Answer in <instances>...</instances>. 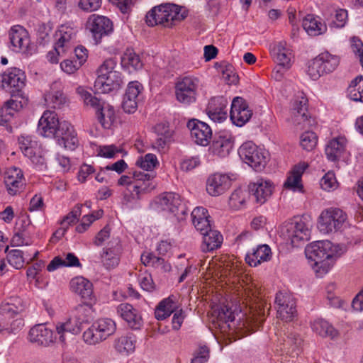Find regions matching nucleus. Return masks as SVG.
<instances>
[{"instance_id":"obj_13","label":"nucleus","mask_w":363,"mask_h":363,"mask_svg":"<svg viewBox=\"0 0 363 363\" xmlns=\"http://www.w3.org/2000/svg\"><path fill=\"white\" fill-rule=\"evenodd\" d=\"M78 27L74 22H67L60 25L55 32V38L57 47L67 52H69L76 42Z\"/></svg>"},{"instance_id":"obj_61","label":"nucleus","mask_w":363,"mask_h":363,"mask_svg":"<svg viewBox=\"0 0 363 363\" xmlns=\"http://www.w3.org/2000/svg\"><path fill=\"white\" fill-rule=\"evenodd\" d=\"M26 259L27 258L24 257L23 251L21 250L14 249L8 251V262L15 269H21L24 265Z\"/></svg>"},{"instance_id":"obj_8","label":"nucleus","mask_w":363,"mask_h":363,"mask_svg":"<svg viewBox=\"0 0 363 363\" xmlns=\"http://www.w3.org/2000/svg\"><path fill=\"white\" fill-rule=\"evenodd\" d=\"M347 214L341 209L329 208L319 216L318 228L320 233L330 234L342 231L347 226Z\"/></svg>"},{"instance_id":"obj_47","label":"nucleus","mask_w":363,"mask_h":363,"mask_svg":"<svg viewBox=\"0 0 363 363\" xmlns=\"http://www.w3.org/2000/svg\"><path fill=\"white\" fill-rule=\"evenodd\" d=\"M164 4L152 7L145 16V23L148 26H162L164 27Z\"/></svg>"},{"instance_id":"obj_39","label":"nucleus","mask_w":363,"mask_h":363,"mask_svg":"<svg viewBox=\"0 0 363 363\" xmlns=\"http://www.w3.org/2000/svg\"><path fill=\"white\" fill-rule=\"evenodd\" d=\"M82 328L81 325L76 321L75 318L72 315L65 322H59L55 325V330L58 335V339L62 342H65L66 340V333L77 335L80 333Z\"/></svg>"},{"instance_id":"obj_28","label":"nucleus","mask_w":363,"mask_h":363,"mask_svg":"<svg viewBox=\"0 0 363 363\" xmlns=\"http://www.w3.org/2000/svg\"><path fill=\"white\" fill-rule=\"evenodd\" d=\"M28 301L18 296L10 297L0 305V314L2 316L21 317L26 311Z\"/></svg>"},{"instance_id":"obj_43","label":"nucleus","mask_w":363,"mask_h":363,"mask_svg":"<svg viewBox=\"0 0 363 363\" xmlns=\"http://www.w3.org/2000/svg\"><path fill=\"white\" fill-rule=\"evenodd\" d=\"M187 128L192 141L198 145L203 146L204 122L192 118L188 121Z\"/></svg>"},{"instance_id":"obj_40","label":"nucleus","mask_w":363,"mask_h":363,"mask_svg":"<svg viewBox=\"0 0 363 363\" xmlns=\"http://www.w3.org/2000/svg\"><path fill=\"white\" fill-rule=\"evenodd\" d=\"M347 140L339 136L330 140L325 147V155L330 161L338 160L345 151Z\"/></svg>"},{"instance_id":"obj_25","label":"nucleus","mask_w":363,"mask_h":363,"mask_svg":"<svg viewBox=\"0 0 363 363\" xmlns=\"http://www.w3.org/2000/svg\"><path fill=\"white\" fill-rule=\"evenodd\" d=\"M0 82L4 89H14L13 91H19L25 86L26 75L19 68H10L1 75Z\"/></svg>"},{"instance_id":"obj_16","label":"nucleus","mask_w":363,"mask_h":363,"mask_svg":"<svg viewBox=\"0 0 363 363\" xmlns=\"http://www.w3.org/2000/svg\"><path fill=\"white\" fill-rule=\"evenodd\" d=\"M57 338V332L47 324L35 325L30 328L28 333V340L30 342L45 347L55 343Z\"/></svg>"},{"instance_id":"obj_11","label":"nucleus","mask_w":363,"mask_h":363,"mask_svg":"<svg viewBox=\"0 0 363 363\" xmlns=\"http://www.w3.org/2000/svg\"><path fill=\"white\" fill-rule=\"evenodd\" d=\"M177 67L176 53L167 51L154 57L151 68L152 77L155 79L167 78L173 74Z\"/></svg>"},{"instance_id":"obj_12","label":"nucleus","mask_w":363,"mask_h":363,"mask_svg":"<svg viewBox=\"0 0 363 363\" xmlns=\"http://www.w3.org/2000/svg\"><path fill=\"white\" fill-rule=\"evenodd\" d=\"M199 81L196 78L186 77L177 82L175 96L177 100L184 104L189 105L196 101Z\"/></svg>"},{"instance_id":"obj_42","label":"nucleus","mask_w":363,"mask_h":363,"mask_svg":"<svg viewBox=\"0 0 363 363\" xmlns=\"http://www.w3.org/2000/svg\"><path fill=\"white\" fill-rule=\"evenodd\" d=\"M211 315L220 323H228L235 320L234 313L228 306L214 304L211 306Z\"/></svg>"},{"instance_id":"obj_24","label":"nucleus","mask_w":363,"mask_h":363,"mask_svg":"<svg viewBox=\"0 0 363 363\" xmlns=\"http://www.w3.org/2000/svg\"><path fill=\"white\" fill-rule=\"evenodd\" d=\"M228 101L223 96L212 97L208 103L206 113L211 120L221 123L227 118V105Z\"/></svg>"},{"instance_id":"obj_15","label":"nucleus","mask_w":363,"mask_h":363,"mask_svg":"<svg viewBox=\"0 0 363 363\" xmlns=\"http://www.w3.org/2000/svg\"><path fill=\"white\" fill-rule=\"evenodd\" d=\"M236 179V174L214 173L206 181V191L212 196H218L224 194Z\"/></svg>"},{"instance_id":"obj_55","label":"nucleus","mask_w":363,"mask_h":363,"mask_svg":"<svg viewBox=\"0 0 363 363\" xmlns=\"http://www.w3.org/2000/svg\"><path fill=\"white\" fill-rule=\"evenodd\" d=\"M363 91V77L362 76L357 77L353 79L348 89V96L352 101L362 102Z\"/></svg>"},{"instance_id":"obj_6","label":"nucleus","mask_w":363,"mask_h":363,"mask_svg":"<svg viewBox=\"0 0 363 363\" xmlns=\"http://www.w3.org/2000/svg\"><path fill=\"white\" fill-rule=\"evenodd\" d=\"M281 234L294 246H298L301 242H305L311 238V225L305 217H295L283 224Z\"/></svg>"},{"instance_id":"obj_30","label":"nucleus","mask_w":363,"mask_h":363,"mask_svg":"<svg viewBox=\"0 0 363 363\" xmlns=\"http://www.w3.org/2000/svg\"><path fill=\"white\" fill-rule=\"evenodd\" d=\"M223 241V235L216 229L211 216L206 214V251H213L220 248Z\"/></svg>"},{"instance_id":"obj_44","label":"nucleus","mask_w":363,"mask_h":363,"mask_svg":"<svg viewBox=\"0 0 363 363\" xmlns=\"http://www.w3.org/2000/svg\"><path fill=\"white\" fill-rule=\"evenodd\" d=\"M264 320V314L261 311L252 312L247 315L245 320L240 323L238 328L245 332L254 331L258 329Z\"/></svg>"},{"instance_id":"obj_1","label":"nucleus","mask_w":363,"mask_h":363,"mask_svg":"<svg viewBox=\"0 0 363 363\" xmlns=\"http://www.w3.org/2000/svg\"><path fill=\"white\" fill-rule=\"evenodd\" d=\"M37 132L43 138H57L58 145L67 150H74L79 145L74 127L68 121L60 122L52 111L43 112L38 123Z\"/></svg>"},{"instance_id":"obj_36","label":"nucleus","mask_w":363,"mask_h":363,"mask_svg":"<svg viewBox=\"0 0 363 363\" xmlns=\"http://www.w3.org/2000/svg\"><path fill=\"white\" fill-rule=\"evenodd\" d=\"M272 255L269 245H260L252 253L247 254L245 260L251 267H257L262 262L269 261Z\"/></svg>"},{"instance_id":"obj_45","label":"nucleus","mask_w":363,"mask_h":363,"mask_svg":"<svg viewBox=\"0 0 363 363\" xmlns=\"http://www.w3.org/2000/svg\"><path fill=\"white\" fill-rule=\"evenodd\" d=\"M281 349L292 357L298 355L301 351L302 339L296 333H291L283 340Z\"/></svg>"},{"instance_id":"obj_3","label":"nucleus","mask_w":363,"mask_h":363,"mask_svg":"<svg viewBox=\"0 0 363 363\" xmlns=\"http://www.w3.org/2000/svg\"><path fill=\"white\" fill-rule=\"evenodd\" d=\"M306 257L313 261L312 267L318 277L325 274L342 254V248L329 240L313 242L306 247Z\"/></svg>"},{"instance_id":"obj_62","label":"nucleus","mask_w":363,"mask_h":363,"mask_svg":"<svg viewBox=\"0 0 363 363\" xmlns=\"http://www.w3.org/2000/svg\"><path fill=\"white\" fill-rule=\"evenodd\" d=\"M192 223L196 230L199 231L203 235V242H204V208L196 207L191 212Z\"/></svg>"},{"instance_id":"obj_21","label":"nucleus","mask_w":363,"mask_h":363,"mask_svg":"<svg viewBox=\"0 0 363 363\" xmlns=\"http://www.w3.org/2000/svg\"><path fill=\"white\" fill-rule=\"evenodd\" d=\"M252 112L247 102L241 97H235L232 101L230 119L237 126L244 125L251 118Z\"/></svg>"},{"instance_id":"obj_41","label":"nucleus","mask_w":363,"mask_h":363,"mask_svg":"<svg viewBox=\"0 0 363 363\" xmlns=\"http://www.w3.org/2000/svg\"><path fill=\"white\" fill-rule=\"evenodd\" d=\"M121 66L129 73L141 69L143 63L140 56L132 49H127L121 57Z\"/></svg>"},{"instance_id":"obj_57","label":"nucleus","mask_w":363,"mask_h":363,"mask_svg":"<svg viewBox=\"0 0 363 363\" xmlns=\"http://www.w3.org/2000/svg\"><path fill=\"white\" fill-rule=\"evenodd\" d=\"M348 21L347 11L345 9H340L331 13L330 19L329 20V26L331 28H342L345 27Z\"/></svg>"},{"instance_id":"obj_18","label":"nucleus","mask_w":363,"mask_h":363,"mask_svg":"<svg viewBox=\"0 0 363 363\" xmlns=\"http://www.w3.org/2000/svg\"><path fill=\"white\" fill-rule=\"evenodd\" d=\"M275 303L277 308V318L286 322L293 320L296 311L294 298L288 294L279 292L276 295Z\"/></svg>"},{"instance_id":"obj_59","label":"nucleus","mask_w":363,"mask_h":363,"mask_svg":"<svg viewBox=\"0 0 363 363\" xmlns=\"http://www.w3.org/2000/svg\"><path fill=\"white\" fill-rule=\"evenodd\" d=\"M22 108L21 101L15 99H9L6 101L0 108V113L3 116L9 121L14 113Z\"/></svg>"},{"instance_id":"obj_23","label":"nucleus","mask_w":363,"mask_h":363,"mask_svg":"<svg viewBox=\"0 0 363 363\" xmlns=\"http://www.w3.org/2000/svg\"><path fill=\"white\" fill-rule=\"evenodd\" d=\"M181 204L180 196L174 192L163 193L157 196L152 206L158 211H167L176 214Z\"/></svg>"},{"instance_id":"obj_26","label":"nucleus","mask_w":363,"mask_h":363,"mask_svg":"<svg viewBox=\"0 0 363 363\" xmlns=\"http://www.w3.org/2000/svg\"><path fill=\"white\" fill-rule=\"evenodd\" d=\"M308 99L303 94L297 96L293 101L291 108V121L296 125H303L308 121Z\"/></svg>"},{"instance_id":"obj_27","label":"nucleus","mask_w":363,"mask_h":363,"mask_svg":"<svg viewBox=\"0 0 363 363\" xmlns=\"http://www.w3.org/2000/svg\"><path fill=\"white\" fill-rule=\"evenodd\" d=\"M123 84L121 73H111V75L97 76L94 88L98 93L107 94L118 90Z\"/></svg>"},{"instance_id":"obj_35","label":"nucleus","mask_w":363,"mask_h":363,"mask_svg":"<svg viewBox=\"0 0 363 363\" xmlns=\"http://www.w3.org/2000/svg\"><path fill=\"white\" fill-rule=\"evenodd\" d=\"M0 334L4 336L16 335L24 326L21 317L2 316L0 320Z\"/></svg>"},{"instance_id":"obj_29","label":"nucleus","mask_w":363,"mask_h":363,"mask_svg":"<svg viewBox=\"0 0 363 363\" xmlns=\"http://www.w3.org/2000/svg\"><path fill=\"white\" fill-rule=\"evenodd\" d=\"M117 313L133 330H139L143 325L139 311L130 304L121 303L117 307Z\"/></svg>"},{"instance_id":"obj_34","label":"nucleus","mask_w":363,"mask_h":363,"mask_svg":"<svg viewBox=\"0 0 363 363\" xmlns=\"http://www.w3.org/2000/svg\"><path fill=\"white\" fill-rule=\"evenodd\" d=\"M72 291L79 295L82 298L91 299L93 286L90 281L82 276L72 278L69 282Z\"/></svg>"},{"instance_id":"obj_9","label":"nucleus","mask_w":363,"mask_h":363,"mask_svg":"<svg viewBox=\"0 0 363 363\" xmlns=\"http://www.w3.org/2000/svg\"><path fill=\"white\" fill-rule=\"evenodd\" d=\"M238 154L246 164L257 172L264 169L269 159L267 151L250 141L243 143L240 147Z\"/></svg>"},{"instance_id":"obj_50","label":"nucleus","mask_w":363,"mask_h":363,"mask_svg":"<svg viewBox=\"0 0 363 363\" xmlns=\"http://www.w3.org/2000/svg\"><path fill=\"white\" fill-rule=\"evenodd\" d=\"M93 313V308L90 305L81 304L74 308L72 315L82 328L84 324L87 323L92 318Z\"/></svg>"},{"instance_id":"obj_51","label":"nucleus","mask_w":363,"mask_h":363,"mask_svg":"<svg viewBox=\"0 0 363 363\" xmlns=\"http://www.w3.org/2000/svg\"><path fill=\"white\" fill-rule=\"evenodd\" d=\"M248 196V194L242 189L234 190L229 198V206L233 210H240L244 208Z\"/></svg>"},{"instance_id":"obj_10","label":"nucleus","mask_w":363,"mask_h":363,"mask_svg":"<svg viewBox=\"0 0 363 363\" xmlns=\"http://www.w3.org/2000/svg\"><path fill=\"white\" fill-rule=\"evenodd\" d=\"M271 55L277 63L272 72V76L276 80L280 81L284 72L292 65L294 59L292 50L286 42H279L271 48Z\"/></svg>"},{"instance_id":"obj_33","label":"nucleus","mask_w":363,"mask_h":363,"mask_svg":"<svg viewBox=\"0 0 363 363\" xmlns=\"http://www.w3.org/2000/svg\"><path fill=\"white\" fill-rule=\"evenodd\" d=\"M307 167L308 164L305 162L296 164L289 172L284 186L293 191H301L303 189L301 177Z\"/></svg>"},{"instance_id":"obj_46","label":"nucleus","mask_w":363,"mask_h":363,"mask_svg":"<svg viewBox=\"0 0 363 363\" xmlns=\"http://www.w3.org/2000/svg\"><path fill=\"white\" fill-rule=\"evenodd\" d=\"M231 148L232 145L230 141L228 139L219 135L212 141V143L210 145L208 148V152L213 155L225 157L229 153Z\"/></svg>"},{"instance_id":"obj_49","label":"nucleus","mask_w":363,"mask_h":363,"mask_svg":"<svg viewBox=\"0 0 363 363\" xmlns=\"http://www.w3.org/2000/svg\"><path fill=\"white\" fill-rule=\"evenodd\" d=\"M57 84L52 85L50 91L47 93L45 96L46 104L53 108H60L66 102V97L60 90H55L53 86H56Z\"/></svg>"},{"instance_id":"obj_19","label":"nucleus","mask_w":363,"mask_h":363,"mask_svg":"<svg viewBox=\"0 0 363 363\" xmlns=\"http://www.w3.org/2000/svg\"><path fill=\"white\" fill-rule=\"evenodd\" d=\"M9 48L15 52H24L30 44L28 32L22 26H13L9 30Z\"/></svg>"},{"instance_id":"obj_5","label":"nucleus","mask_w":363,"mask_h":363,"mask_svg":"<svg viewBox=\"0 0 363 363\" xmlns=\"http://www.w3.org/2000/svg\"><path fill=\"white\" fill-rule=\"evenodd\" d=\"M77 93L85 105L97 109L98 119L101 125L106 129L110 128L116 121L114 108L108 104L101 102L83 86H79L77 89Z\"/></svg>"},{"instance_id":"obj_54","label":"nucleus","mask_w":363,"mask_h":363,"mask_svg":"<svg viewBox=\"0 0 363 363\" xmlns=\"http://www.w3.org/2000/svg\"><path fill=\"white\" fill-rule=\"evenodd\" d=\"M318 57L320 59L325 74L333 72L340 63L337 56L331 55L328 52L320 53L318 55Z\"/></svg>"},{"instance_id":"obj_14","label":"nucleus","mask_w":363,"mask_h":363,"mask_svg":"<svg viewBox=\"0 0 363 363\" xmlns=\"http://www.w3.org/2000/svg\"><path fill=\"white\" fill-rule=\"evenodd\" d=\"M86 27L91 33L96 44L99 43L104 36L111 33L113 29V23L108 18L97 14L89 16Z\"/></svg>"},{"instance_id":"obj_64","label":"nucleus","mask_w":363,"mask_h":363,"mask_svg":"<svg viewBox=\"0 0 363 363\" xmlns=\"http://www.w3.org/2000/svg\"><path fill=\"white\" fill-rule=\"evenodd\" d=\"M117 60L116 58L110 57L105 60L96 71L97 76L111 75V73H120L116 70Z\"/></svg>"},{"instance_id":"obj_37","label":"nucleus","mask_w":363,"mask_h":363,"mask_svg":"<svg viewBox=\"0 0 363 363\" xmlns=\"http://www.w3.org/2000/svg\"><path fill=\"white\" fill-rule=\"evenodd\" d=\"M136 342V336L132 333H128L115 340L114 348L118 353L128 355L135 351Z\"/></svg>"},{"instance_id":"obj_52","label":"nucleus","mask_w":363,"mask_h":363,"mask_svg":"<svg viewBox=\"0 0 363 363\" xmlns=\"http://www.w3.org/2000/svg\"><path fill=\"white\" fill-rule=\"evenodd\" d=\"M81 215V206H77L74 209L65 216L60 221V228L56 231L55 234L62 236L68 227L78 220Z\"/></svg>"},{"instance_id":"obj_63","label":"nucleus","mask_w":363,"mask_h":363,"mask_svg":"<svg viewBox=\"0 0 363 363\" xmlns=\"http://www.w3.org/2000/svg\"><path fill=\"white\" fill-rule=\"evenodd\" d=\"M103 213L102 210H99L91 214L84 216L81 223L76 227L77 232L84 233L94 221L102 217Z\"/></svg>"},{"instance_id":"obj_31","label":"nucleus","mask_w":363,"mask_h":363,"mask_svg":"<svg viewBox=\"0 0 363 363\" xmlns=\"http://www.w3.org/2000/svg\"><path fill=\"white\" fill-rule=\"evenodd\" d=\"M164 28H172L177 23L183 21L188 15V11L185 7L171 4L165 3L164 9Z\"/></svg>"},{"instance_id":"obj_2","label":"nucleus","mask_w":363,"mask_h":363,"mask_svg":"<svg viewBox=\"0 0 363 363\" xmlns=\"http://www.w3.org/2000/svg\"><path fill=\"white\" fill-rule=\"evenodd\" d=\"M155 174L135 171L128 175H122L118 180V185L125 186L123 202L128 208L136 206L144 195L153 190L155 186L152 183Z\"/></svg>"},{"instance_id":"obj_38","label":"nucleus","mask_w":363,"mask_h":363,"mask_svg":"<svg viewBox=\"0 0 363 363\" xmlns=\"http://www.w3.org/2000/svg\"><path fill=\"white\" fill-rule=\"evenodd\" d=\"M302 26L308 35L316 36L325 33L327 27L318 16L308 14L303 19Z\"/></svg>"},{"instance_id":"obj_56","label":"nucleus","mask_w":363,"mask_h":363,"mask_svg":"<svg viewBox=\"0 0 363 363\" xmlns=\"http://www.w3.org/2000/svg\"><path fill=\"white\" fill-rule=\"evenodd\" d=\"M135 165L143 170L152 172L159 165V161L155 155L147 153L144 156L138 157Z\"/></svg>"},{"instance_id":"obj_60","label":"nucleus","mask_w":363,"mask_h":363,"mask_svg":"<svg viewBox=\"0 0 363 363\" xmlns=\"http://www.w3.org/2000/svg\"><path fill=\"white\" fill-rule=\"evenodd\" d=\"M318 143V136L313 131H306L300 137V145L306 151L313 150Z\"/></svg>"},{"instance_id":"obj_7","label":"nucleus","mask_w":363,"mask_h":363,"mask_svg":"<svg viewBox=\"0 0 363 363\" xmlns=\"http://www.w3.org/2000/svg\"><path fill=\"white\" fill-rule=\"evenodd\" d=\"M116 330V324L111 318H99L83 333V340L89 345L99 344L113 335Z\"/></svg>"},{"instance_id":"obj_58","label":"nucleus","mask_w":363,"mask_h":363,"mask_svg":"<svg viewBox=\"0 0 363 363\" xmlns=\"http://www.w3.org/2000/svg\"><path fill=\"white\" fill-rule=\"evenodd\" d=\"M306 72L313 80H317L321 76L325 74L318 56L308 62Z\"/></svg>"},{"instance_id":"obj_4","label":"nucleus","mask_w":363,"mask_h":363,"mask_svg":"<svg viewBox=\"0 0 363 363\" xmlns=\"http://www.w3.org/2000/svg\"><path fill=\"white\" fill-rule=\"evenodd\" d=\"M18 145L23 155L39 170L46 167L45 150L35 135L26 133L18 137Z\"/></svg>"},{"instance_id":"obj_22","label":"nucleus","mask_w":363,"mask_h":363,"mask_svg":"<svg viewBox=\"0 0 363 363\" xmlns=\"http://www.w3.org/2000/svg\"><path fill=\"white\" fill-rule=\"evenodd\" d=\"M4 184L8 193L14 196L20 193L25 185V179L21 169L11 167L4 172Z\"/></svg>"},{"instance_id":"obj_48","label":"nucleus","mask_w":363,"mask_h":363,"mask_svg":"<svg viewBox=\"0 0 363 363\" xmlns=\"http://www.w3.org/2000/svg\"><path fill=\"white\" fill-rule=\"evenodd\" d=\"M311 328L313 331L322 337H330L334 338L337 336L338 332L334 327L328 321L323 319H316L312 324Z\"/></svg>"},{"instance_id":"obj_32","label":"nucleus","mask_w":363,"mask_h":363,"mask_svg":"<svg viewBox=\"0 0 363 363\" xmlns=\"http://www.w3.org/2000/svg\"><path fill=\"white\" fill-rule=\"evenodd\" d=\"M82 264L78 257L74 252H68L55 256L47 266V270L52 272L61 267L82 268Z\"/></svg>"},{"instance_id":"obj_53","label":"nucleus","mask_w":363,"mask_h":363,"mask_svg":"<svg viewBox=\"0 0 363 363\" xmlns=\"http://www.w3.org/2000/svg\"><path fill=\"white\" fill-rule=\"evenodd\" d=\"M176 304L172 298L169 297L162 301L157 307L155 315L157 320H164L169 317L174 311Z\"/></svg>"},{"instance_id":"obj_17","label":"nucleus","mask_w":363,"mask_h":363,"mask_svg":"<svg viewBox=\"0 0 363 363\" xmlns=\"http://www.w3.org/2000/svg\"><path fill=\"white\" fill-rule=\"evenodd\" d=\"M273 190V183L262 177H257L248 184L249 194L259 204L264 203L272 196Z\"/></svg>"},{"instance_id":"obj_20","label":"nucleus","mask_w":363,"mask_h":363,"mask_svg":"<svg viewBox=\"0 0 363 363\" xmlns=\"http://www.w3.org/2000/svg\"><path fill=\"white\" fill-rule=\"evenodd\" d=\"M122 247L118 239L111 241L108 246L102 250L100 255L101 262L106 269L116 267L120 262Z\"/></svg>"}]
</instances>
